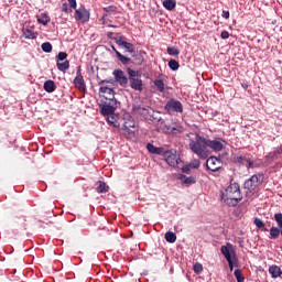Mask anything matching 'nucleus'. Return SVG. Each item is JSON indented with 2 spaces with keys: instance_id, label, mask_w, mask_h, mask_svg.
<instances>
[{
  "instance_id": "nucleus-1",
  "label": "nucleus",
  "mask_w": 282,
  "mask_h": 282,
  "mask_svg": "<svg viewBox=\"0 0 282 282\" xmlns=\"http://www.w3.org/2000/svg\"><path fill=\"white\" fill-rule=\"evenodd\" d=\"M186 135L188 138L189 151H192L194 155H197L199 160H208V156L210 155L209 149L215 151V153L224 151V142L226 141L221 139L210 140L199 133L193 132H189Z\"/></svg>"
},
{
  "instance_id": "nucleus-2",
  "label": "nucleus",
  "mask_w": 282,
  "mask_h": 282,
  "mask_svg": "<svg viewBox=\"0 0 282 282\" xmlns=\"http://www.w3.org/2000/svg\"><path fill=\"white\" fill-rule=\"evenodd\" d=\"M221 202H224L227 206L235 207L243 196L241 195V187L237 183H231L225 191L220 194Z\"/></svg>"
},
{
  "instance_id": "nucleus-3",
  "label": "nucleus",
  "mask_w": 282,
  "mask_h": 282,
  "mask_svg": "<svg viewBox=\"0 0 282 282\" xmlns=\"http://www.w3.org/2000/svg\"><path fill=\"white\" fill-rule=\"evenodd\" d=\"M220 252L227 260L230 272H232V270L239 265V259H237V251H235V247H232L231 243H227V246H221Z\"/></svg>"
},
{
  "instance_id": "nucleus-4",
  "label": "nucleus",
  "mask_w": 282,
  "mask_h": 282,
  "mask_svg": "<svg viewBox=\"0 0 282 282\" xmlns=\"http://www.w3.org/2000/svg\"><path fill=\"white\" fill-rule=\"evenodd\" d=\"M130 87L135 91H142V74L138 70L127 68Z\"/></svg>"
},
{
  "instance_id": "nucleus-5",
  "label": "nucleus",
  "mask_w": 282,
  "mask_h": 282,
  "mask_svg": "<svg viewBox=\"0 0 282 282\" xmlns=\"http://www.w3.org/2000/svg\"><path fill=\"white\" fill-rule=\"evenodd\" d=\"M263 182V174H253L249 180L243 184L245 189L249 193H254Z\"/></svg>"
},
{
  "instance_id": "nucleus-6",
  "label": "nucleus",
  "mask_w": 282,
  "mask_h": 282,
  "mask_svg": "<svg viewBox=\"0 0 282 282\" xmlns=\"http://www.w3.org/2000/svg\"><path fill=\"white\" fill-rule=\"evenodd\" d=\"M164 158L166 164L169 166H173L174 169L180 165V162H182V159L180 158V154H177V150H165L162 154Z\"/></svg>"
},
{
  "instance_id": "nucleus-7",
  "label": "nucleus",
  "mask_w": 282,
  "mask_h": 282,
  "mask_svg": "<svg viewBox=\"0 0 282 282\" xmlns=\"http://www.w3.org/2000/svg\"><path fill=\"white\" fill-rule=\"evenodd\" d=\"M142 116L145 118V120H151V122H161V124H164L160 112L153 110L152 108H142Z\"/></svg>"
},
{
  "instance_id": "nucleus-8",
  "label": "nucleus",
  "mask_w": 282,
  "mask_h": 282,
  "mask_svg": "<svg viewBox=\"0 0 282 282\" xmlns=\"http://www.w3.org/2000/svg\"><path fill=\"white\" fill-rule=\"evenodd\" d=\"M232 163L234 164H239V166H246L248 170L254 167V163L250 158L243 155V154H236L232 158Z\"/></svg>"
},
{
  "instance_id": "nucleus-9",
  "label": "nucleus",
  "mask_w": 282,
  "mask_h": 282,
  "mask_svg": "<svg viewBox=\"0 0 282 282\" xmlns=\"http://www.w3.org/2000/svg\"><path fill=\"white\" fill-rule=\"evenodd\" d=\"M207 171H212V173H217L219 169H221V159H217L216 156H209L206 161Z\"/></svg>"
},
{
  "instance_id": "nucleus-10",
  "label": "nucleus",
  "mask_w": 282,
  "mask_h": 282,
  "mask_svg": "<svg viewBox=\"0 0 282 282\" xmlns=\"http://www.w3.org/2000/svg\"><path fill=\"white\" fill-rule=\"evenodd\" d=\"M112 74L115 76L116 83H118L120 87H127V85H129V78H127L124 72L121 69H115Z\"/></svg>"
},
{
  "instance_id": "nucleus-11",
  "label": "nucleus",
  "mask_w": 282,
  "mask_h": 282,
  "mask_svg": "<svg viewBox=\"0 0 282 282\" xmlns=\"http://www.w3.org/2000/svg\"><path fill=\"white\" fill-rule=\"evenodd\" d=\"M74 85L78 91H87V85L85 84L83 73H80V67L77 69V76L74 79Z\"/></svg>"
},
{
  "instance_id": "nucleus-12",
  "label": "nucleus",
  "mask_w": 282,
  "mask_h": 282,
  "mask_svg": "<svg viewBox=\"0 0 282 282\" xmlns=\"http://www.w3.org/2000/svg\"><path fill=\"white\" fill-rule=\"evenodd\" d=\"M165 109L167 111H176L178 113H182V111H184L182 102L175 99H171L170 101H167L165 105Z\"/></svg>"
},
{
  "instance_id": "nucleus-13",
  "label": "nucleus",
  "mask_w": 282,
  "mask_h": 282,
  "mask_svg": "<svg viewBox=\"0 0 282 282\" xmlns=\"http://www.w3.org/2000/svg\"><path fill=\"white\" fill-rule=\"evenodd\" d=\"M75 21H80L82 23H87L89 21V11L85 8H79L75 10Z\"/></svg>"
},
{
  "instance_id": "nucleus-14",
  "label": "nucleus",
  "mask_w": 282,
  "mask_h": 282,
  "mask_svg": "<svg viewBox=\"0 0 282 282\" xmlns=\"http://www.w3.org/2000/svg\"><path fill=\"white\" fill-rule=\"evenodd\" d=\"M123 129L128 131V133H135V120L129 115L123 118Z\"/></svg>"
},
{
  "instance_id": "nucleus-15",
  "label": "nucleus",
  "mask_w": 282,
  "mask_h": 282,
  "mask_svg": "<svg viewBox=\"0 0 282 282\" xmlns=\"http://www.w3.org/2000/svg\"><path fill=\"white\" fill-rule=\"evenodd\" d=\"M99 94L102 96V98H106V100H113L116 98V93L113 91V88H109L107 86H101L99 88Z\"/></svg>"
},
{
  "instance_id": "nucleus-16",
  "label": "nucleus",
  "mask_w": 282,
  "mask_h": 282,
  "mask_svg": "<svg viewBox=\"0 0 282 282\" xmlns=\"http://www.w3.org/2000/svg\"><path fill=\"white\" fill-rule=\"evenodd\" d=\"M132 116H142V99L140 97L133 99Z\"/></svg>"
},
{
  "instance_id": "nucleus-17",
  "label": "nucleus",
  "mask_w": 282,
  "mask_h": 282,
  "mask_svg": "<svg viewBox=\"0 0 282 282\" xmlns=\"http://www.w3.org/2000/svg\"><path fill=\"white\" fill-rule=\"evenodd\" d=\"M115 41L119 47H123V50L130 53L133 52V44L126 42L124 36L116 37Z\"/></svg>"
},
{
  "instance_id": "nucleus-18",
  "label": "nucleus",
  "mask_w": 282,
  "mask_h": 282,
  "mask_svg": "<svg viewBox=\"0 0 282 282\" xmlns=\"http://www.w3.org/2000/svg\"><path fill=\"white\" fill-rule=\"evenodd\" d=\"M147 150L149 151V153H151L152 155H163L165 149L163 147H155L153 143H148L147 144Z\"/></svg>"
},
{
  "instance_id": "nucleus-19",
  "label": "nucleus",
  "mask_w": 282,
  "mask_h": 282,
  "mask_svg": "<svg viewBox=\"0 0 282 282\" xmlns=\"http://www.w3.org/2000/svg\"><path fill=\"white\" fill-rule=\"evenodd\" d=\"M269 274H271L272 279H279L280 276H282L281 267L272 264L271 267H269Z\"/></svg>"
},
{
  "instance_id": "nucleus-20",
  "label": "nucleus",
  "mask_w": 282,
  "mask_h": 282,
  "mask_svg": "<svg viewBox=\"0 0 282 282\" xmlns=\"http://www.w3.org/2000/svg\"><path fill=\"white\" fill-rule=\"evenodd\" d=\"M43 87L47 94H54V91H56V83L52 79L44 82Z\"/></svg>"
},
{
  "instance_id": "nucleus-21",
  "label": "nucleus",
  "mask_w": 282,
  "mask_h": 282,
  "mask_svg": "<svg viewBox=\"0 0 282 282\" xmlns=\"http://www.w3.org/2000/svg\"><path fill=\"white\" fill-rule=\"evenodd\" d=\"M100 111L102 116H113V113H116V108L111 105H104Z\"/></svg>"
},
{
  "instance_id": "nucleus-22",
  "label": "nucleus",
  "mask_w": 282,
  "mask_h": 282,
  "mask_svg": "<svg viewBox=\"0 0 282 282\" xmlns=\"http://www.w3.org/2000/svg\"><path fill=\"white\" fill-rule=\"evenodd\" d=\"M253 224L258 230H261V232H268V227H265V223H263L261 218H254Z\"/></svg>"
},
{
  "instance_id": "nucleus-23",
  "label": "nucleus",
  "mask_w": 282,
  "mask_h": 282,
  "mask_svg": "<svg viewBox=\"0 0 282 282\" xmlns=\"http://www.w3.org/2000/svg\"><path fill=\"white\" fill-rule=\"evenodd\" d=\"M56 66H57V69L59 72H63L65 74V72H67V69H69V61L65 59V61H56Z\"/></svg>"
},
{
  "instance_id": "nucleus-24",
  "label": "nucleus",
  "mask_w": 282,
  "mask_h": 282,
  "mask_svg": "<svg viewBox=\"0 0 282 282\" xmlns=\"http://www.w3.org/2000/svg\"><path fill=\"white\" fill-rule=\"evenodd\" d=\"M178 180L182 182V184H185L186 186H191L192 184H195L197 182L193 176L186 175H181Z\"/></svg>"
},
{
  "instance_id": "nucleus-25",
  "label": "nucleus",
  "mask_w": 282,
  "mask_h": 282,
  "mask_svg": "<svg viewBox=\"0 0 282 282\" xmlns=\"http://www.w3.org/2000/svg\"><path fill=\"white\" fill-rule=\"evenodd\" d=\"M176 6H177V2H175V0H164L163 1V8H165V10H169L170 12L175 10Z\"/></svg>"
},
{
  "instance_id": "nucleus-26",
  "label": "nucleus",
  "mask_w": 282,
  "mask_h": 282,
  "mask_svg": "<svg viewBox=\"0 0 282 282\" xmlns=\"http://www.w3.org/2000/svg\"><path fill=\"white\" fill-rule=\"evenodd\" d=\"M164 239L167 243H175V241H177V235L173 231H167L165 232Z\"/></svg>"
},
{
  "instance_id": "nucleus-27",
  "label": "nucleus",
  "mask_w": 282,
  "mask_h": 282,
  "mask_svg": "<svg viewBox=\"0 0 282 282\" xmlns=\"http://www.w3.org/2000/svg\"><path fill=\"white\" fill-rule=\"evenodd\" d=\"M96 191L97 193H109V185L102 181H99Z\"/></svg>"
},
{
  "instance_id": "nucleus-28",
  "label": "nucleus",
  "mask_w": 282,
  "mask_h": 282,
  "mask_svg": "<svg viewBox=\"0 0 282 282\" xmlns=\"http://www.w3.org/2000/svg\"><path fill=\"white\" fill-rule=\"evenodd\" d=\"M51 19L47 13H42L37 17V23H41V25H47L50 23Z\"/></svg>"
},
{
  "instance_id": "nucleus-29",
  "label": "nucleus",
  "mask_w": 282,
  "mask_h": 282,
  "mask_svg": "<svg viewBox=\"0 0 282 282\" xmlns=\"http://www.w3.org/2000/svg\"><path fill=\"white\" fill-rule=\"evenodd\" d=\"M280 235L281 228L274 226L270 228V239H279Z\"/></svg>"
},
{
  "instance_id": "nucleus-30",
  "label": "nucleus",
  "mask_w": 282,
  "mask_h": 282,
  "mask_svg": "<svg viewBox=\"0 0 282 282\" xmlns=\"http://www.w3.org/2000/svg\"><path fill=\"white\" fill-rule=\"evenodd\" d=\"M180 133H184V128L180 124L172 126V129L170 130V134L180 135Z\"/></svg>"
},
{
  "instance_id": "nucleus-31",
  "label": "nucleus",
  "mask_w": 282,
  "mask_h": 282,
  "mask_svg": "<svg viewBox=\"0 0 282 282\" xmlns=\"http://www.w3.org/2000/svg\"><path fill=\"white\" fill-rule=\"evenodd\" d=\"M154 86L156 87L158 91L164 93V79L158 78L154 80Z\"/></svg>"
},
{
  "instance_id": "nucleus-32",
  "label": "nucleus",
  "mask_w": 282,
  "mask_h": 282,
  "mask_svg": "<svg viewBox=\"0 0 282 282\" xmlns=\"http://www.w3.org/2000/svg\"><path fill=\"white\" fill-rule=\"evenodd\" d=\"M23 36H24V39L34 40V39H36V33H34V31H32L30 29H24Z\"/></svg>"
},
{
  "instance_id": "nucleus-33",
  "label": "nucleus",
  "mask_w": 282,
  "mask_h": 282,
  "mask_svg": "<svg viewBox=\"0 0 282 282\" xmlns=\"http://www.w3.org/2000/svg\"><path fill=\"white\" fill-rule=\"evenodd\" d=\"M167 65H169L170 69H172V72H177L180 69L178 61L170 59Z\"/></svg>"
},
{
  "instance_id": "nucleus-34",
  "label": "nucleus",
  "mask_w": 282,
  "mask_h": 282,
  "mask_svg": "<svg viewBox=\"0 0 282 282\" xmlns=\"http://www.w3.org/2000/svg\"><path fill=\"white\" fill-rule=\"evenodd\" d=\"M117 58L122 63V65H129V62L131 61V58L122 55L120 52H117Z\"/></svg>"
},
{
  "instance_id": "nucleus-35",
  "label": "nucleus",
  "mask_w": 282,
  "mask_h": 282,
  "mask_svg": "<svg viewBox=\"0 0 282 282\" xmlns=\"http://www.w3.org/2000/svg\"><path fill=\"white\" fill-rule=\"evenodd\" d=\"M166 52L170 56H180V48L175 46H169Z\"/></svg>"
},
{
  "instance_id": "nucleus-36",
  "label": "nucleus",
  "mask_w": 282,
  "mask_h": 282,
  "mask_svg": "<svg viewBox=\"0 0 282 282\" xmlns=\"http://www.w3.org/2000/svg\"><path fill=\"white\" fill-rule=\"evenodd\" d=\"M234 276H236L237 282H245L246 278H243V274L241 273V269H236L234 271Z\"/></svg>"
},
{
  "instance_id": "nucleus-37",
  "label": "nucleus",
  "mask_w": 282,
  "mask_h": 282,
  "mask_svg": "<svg viewBox=\"0 0 282 282\" xmlns=\"http://www.w3.org/2000/svg\"><path fill=\"white\" fill-rule=\"evenodd\" d=\"M104 12H107L108 14H116V13H118V7H116V6L105 7Z\"/></svg>"
},
{
  "instance_id": "nucleus-38",
  "label": "nucleus",
  "mask_w": 282,
  "mask_h": 282,
  "mask_svg": "<svg viewBox=\"0 0 282 282\" xmlns=\"http://www.w3.org/2000/svg\"><path fill=\"white\" fill-rule=\"evenodd\" d=\"M41 48L43 52H45L46 54H50V52H52L53 47H52V43L50 42H44L41 45Z\"/></svg>"
},
{
  "instance_id": "nucleus-39",
  "label": "nucleus",
  "mask_w": 282,
  "mask_h": 282,
  "mask_svg": "<svg viewBox=\"0 0 282 282\" xmlns=\"http://www.w3.org/2000/svg\"><path fill=\"white\" fill-rule=\"evenodd\" d=\"M188 164L192 167V170H195V169H199V166H202V161H199L198 159H194Z\"/></svg>"
},
{
  "instance_id": "nucleus-40",
  "label": "nucleus",
  "mask_w": 282,
  "mask_h": 282,
  "mask_svg": "<svg viewBox=\"0 0 282 282\" xmlns=\"http://www.w3.org/2000/svg\"><path fill=\"white\" fill-rule=\"evenodd\" d=\"M194 272L195 274H202V272H204V265H202L199 262H196L194 264Z\"/></svg>"
},
{
  "instance_id": "nucleus-41",
  "label": "nucleus",
  "mask_w": 282,
  "mask_h": 282,
  "mask_svg": "<svg viewBox=\"0 0 282 282\" xmlns=\"http://www.w3.org/2000/svg\"><path fill=\"white\" fill-rule=\"evenodd\" d=\"M274 220L276 221L278 227L282 230V214L281 213L274 214Z\"/></svg>"
},
{
  "instance_id": "nucleus-42",
  "label": "nucleus",
  "mask_w": 282,
  "mask_h": 282,
  "mask_svg": "<svg viewBox=\"0 0 282 282\" xmlns=\"http://www.w3.org/2000/svg\"><path fill=\"white\" fill-rule=\"evenodd\" d=\"M107 122L110 124V127H118L116 124V117L113 115H108L107 116Z\"/></svg>"
},
{
  "instance_id": "nucleus-43",
  "label": "nucleus",
  "mask_w": 282,
  "mask_h": 282,
  "mask_svg": "<svg viewBox=\"0 0 282 282\" xmlns=\"http://www.w3.org/2000/svg\"><path fill=\"white\" fill-rule=\"evenodd\" d=\"M56 61H59V62H63V61H67V53L65 52H59L57 54V59Z\"/></svg>"
},
{
  "instance_id": "nucleus-44",
  "label": "nucleus",
  "mask_w": 282,
  "mask_h": 282,
  "mask_svg": "<svg viewBox=\"0 0 282 282\" xmlns=\"http://www.w3.org/2000/svg\"><path fill=\"white\" fill-rule=\"evenodd\" d=\"M62 12H65V14H69V12H72L67 2L62 4Z\"/></svg>"
},
{
  "instance_id": "nucleus-45",
  "label": "nucleus",
  "mask_w": 282,
  "mask_h": 282,
  "mask_svg": "<svg viewBox=\"0 0 282 282\" xmlns=\"http://www.w3.org/2000/svg\"><path fill=\"white\" fill-rule=\"evenodd\" d=\"M172 128H173V126L164 123L162 129H163L164 133L170 134Z\"/></svg>"
},
{
  "instance_id": "nucleus-46",
  "label": "nucleus",
  "mask_w": 282,
  "mask_h": 282,
  "mask_svg": "<svg viewBox=\"0 0 282 282\" xmlns=\"http://www.w3.org/2000/svg\"><path fill=\"white\" fill-rule=\"evenodd\" d=\"M183 173H191V171H193V167L191 166V164L188 163L187 165H184L182 167Z\"/></svg>"
},
{
  "instance_id": "nucleus-47",
  "label": "nucleus",
  "mask_w": 282,
  "mask_h": 282,
  "mask_svg": "<svg viewBox=\"0 0 282 282\" xmlns=\"http://www.w3.org/2000/svg\"><path fill=\"white\" fill-rule=\"evenodd\" d=\"M220 37L223 40L230 39V33L228 31H223Z\"/></svg>"
},
{
  "instance_id": "nucleus-48",
  "label": "nucleus",
  "mask_w": 282,
  "mask_h": 282,
  "mask_svg": "<svg viewBox=\"0 0 282 282\" xmlns=\"http://www.w3.org/2000/svg\"><path fill=\"white\" fill-rule=\"evenodd\" d=\"M223 19H230V11H223Z\"/></svg>"
},
{
  "instance_id": "nucleus-49",
  "label": "nucleus",
  "mask_w": 282,
  "mask_h": 282,
  "mask_svg": "<svg viewBox=\"0 0 282 282\" xmlns=\"http://www.w3.org/2000/svg\"><path fill=\"white\" fill-rule=\"evenodd\" d=\"M69 7L76 10V0H68Z\"/></svg>"
},
{
  "instance_id": "nucleus-50",
  "label": "nucleus",
  "mask_w": 282,
  "mask_h": 282,
  "mask_svg": "<svg viewBox=\"0 0 282 282\" xmlns=\"http://www.w3.org/2000/svg\"><path fill=\"white\" fill-rule=\"evenodd\" d=\"M112 51L115 52L116 56H118V50L116 48V46H112Z\"/></svg>"
},
{
  "instance_id": "nucleus-51",
  "label": "nucleus",
  "mask_w": 282,
  "mask_h": 282,
  "mask_svg": "<svg viewBox=\"0 0 282 282\" xmlns=\"http://www.w3.org/2000/svg\"><path fill=\"white\" fill-rule=\"evenodd\" d=\"M241 87L245 88V89H248V84L242 83V84H241Z\"/></svg>"
},
{
  "instance_id": "nucleus-52",
  "label": "nucleus",
  "mask_w": 282,
  "mask_h": 282,
  "mask_svg": "<svg viewBox=\"0 0 282 282\" xmlns=\"http://www.w3.org/2000/svg\"><path fill=\"white\" fill-rule=\"evenodd\" d=\"M105 17H107V14H104V17L101 18V21H104L105 20ZM107 23L104 21L102 22V25H106Z\"/></svg>"
},
{
  "instance_id": "nucleus-53",
  "label": "nucleus",
  "mask_w": 282,
  "mask_h": 282,
  "mask_svg": "<svg viewBox=\"0 0 282 282\" xmlns=\"http://www.w3.org/2000/svg\"><path fill=\"white\" fill-rule=\"evenodd\" d=\"M111 34H113V33L109 32V33H107V36H111Z\"/></svg>"
},
{
  "instance_id": "nucleus-54",
  "label": "nucleus",
  "mask_w": 282,
  "mask_h": 282,
  "mask_svg": "<svg viewBox=\"0 0 282 282\" xmlns=\"http://www.w3.org/2000/svg\"><path fill=\"white\" fill-rule=\"evenodd\" d=\"M102 83H105V80H101V82L99 83V85H102Z\"/></svg>"
},
{
  "instance_id": "nucleus-55",
  "label": "nucleus",
  "mask_w": 282,
  "mask_h": 282,
  "mask_svg": "<svg viewBox=\"0 0 282 282\" xmlns=\"http://www.w3.org/2000/svg\"><path fill=\"white\" fill-rule=\"evenodd\" d=\"M138 282H142V280L139 278L138 280H137Z\"/></svg>"
},
{
  "instance_id": "nucleus-56",
  "label": "nucleus",
  "mask_w": 282,
  "mask_h": 282,
  "mask_svg": "<svg viewBox=\"0 0 282 282\" xmlns=\"http://www.w3.org/2000/svg\"><path fill=\"white\" fill-rule=\"evenodd\" d=\"M108 28H113V25L109 24Z\"/></svg>"
}]
</instances>
